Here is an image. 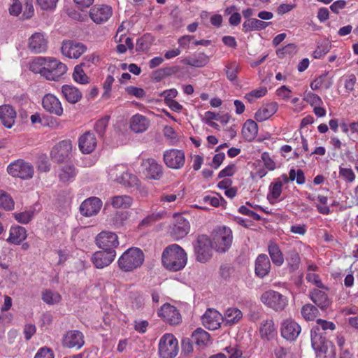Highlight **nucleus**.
<instances>
[{"mask_svg": "<svg viewBox=\"0 0 358 358\" xmlns=\"http://www.w3.org/2000/svg\"><path fill=\"white\" fill-rule=\"evenodd\" d=\"M162 262L167 270L176 272L182 269L187 264V255L180 245L172 244L164 250Z\"/></svg>", "mask_w": 358, "mask_h": 358, "instance_id": "nucleus-1", "label": "nucleus"}, {"mask_svg": "<svg viewBox=\"0 0 358 358\" xmlns=\"http://www.w3.org/2000/svg\"><path fill=\"white\" fill-rule=\"evenodd\" d=\"M144 262V254L138 248L127 249L117 261L119 268L124 272H131L140 267Z\"/></svg>", "mask_w": 358, "mask_h": 358, "instance_id": "nucleus-2", "label": "nucleus"}, {"mask_svg": "<svg viewBox=\"0 0 358 358\" xmlns=\"http://www.w3.org/2000/svg\"><path fill=\"white\" fill-rule=\"evenodd\" d=\"M260 300L266 307L275 312L284 310L288 306L289 302L286 296L272 289L264 292L262 294Z\"/></svg>", "mask_w": 358, "mask_h": 358, "instance_id": "nucleus-3", "label": "nucleus"}, {"mask_svg": "<svg viewBox=\"0 0 358 358\" xmlns=\"http://www.w3.org/2000/svg\"><path fill=\"white\" fill-rule=\"evenodd\" d=\"M232 239V231L230 228L225 226L219 227L213 233L212 246L217 251L224 252L231 247Z\"/></svg>", "mask_w": 358, "mask_h": 358, "instance_id": "nucleus-4", "label": "nucleus"}, {"mask_svg": "<svg viewBox=\"0 0 358 358\" xmlns=\"http://www.w3.org/2000/svg\"><path fill=\"white\" fill-rule=\"evenodd\" d=\"M159 355L161 358H174L179 351L178 342L171 334L162 336L159 342Z\"/></svg>", "mask_w": 358, "mask_h": 358, "instance_id": "nucleus-5", "label": "nucleus"}, {"mask_svg": "<svg viewBox=\"0 0 358 358\" xmlns=\"http://www.w3.org/2000/svg\"><path fill=\"white\" fill-rule=\"evenodd\" d=\"M8 173L13 177L23 180L30 179L33 177L34 166L29 162L22 159H17L10 164L7 168Z\"/></svg>", "mask_w": 358, "mask_h": 358, "instance_id": "nucleus-6", "label": "nucleus"}, {"mask_svg": "<svg viewBox=\"0 0 358 358\" xmlns=\"http://www.w3.org/2000/svg\"><path fill=\"white\" fill-rule=\"evenodd\" d=\"M194 248L196 259L198 262L205 263L211 258L213 246L207 236H199Z\"/></svg>", "mask_w": 358, "mask_h": 358, "instance_id": "nucleus-7", "label": "nucleus"}, {"mask_svg": "<svg viewBox=\"0 0 358 358\" xmlns=\"http://www.w3.org/2000/svg\"><path fill=\"white\" fill-rule=\"evenodd\" d=\"M67 66L53 57H48L43 77L49 80H57L66 72Z\"/></svg>", "mask_w": 358, "mask_h": 358, "instance_id": "nucleus-8", "label": "nucleus"}, {"mask_svg": "<svg viewBox=\"0 0 358 358\" xmlns=\"http://www.w3.org/2000/svg\"><path fill=\"white\" fill-rule=\"evenodd\" d=\"M109 174L111 178H114L115 180L124 187H138L140 182L136 176L127 171H122V167L120 166H116L112 169Z\"/></svg>", "mask_w": 358, "mask_h": 358, "instance_id": "nucleus-9", "label": "nucleus"}, {"mask_svg": "<svg viewBox=\"0 0 358 358\" xmlns=\"http://www.w3.org/2000/svg\"><path fill=\"white\" fill-rule=\"evenodd\" d=\"M163 159L165 164L172 169H180L185 163V155L182 150H167L164 152Z\"/></svg>", "mask_w": 358, "mask_h": 358, "instance_id": "nucleus-10", "label": "nucleus"}, {"mask_svg": "<svg viewBox=\"0 0 358 358\" xmlns=\"http://www.w3.org/2000/svg\"><path fill=\"white\" fill-rule=\"evenodd\" d=\"M335 329L336 325L332 322L317 319L316 324L313 327L310 331L311 341H315V344L318 343L320 341H327L324 336V333L327 330L333 331Z\"/></svg>", "mask_w": 358, "mask_h": 358, "instance_id": "nucleus-11", "label": "nucleus"}, {"mask_svg": "<svg viewBox=\"0 0 358 358\" xmlns=\"http://www.w3.org/2000/svg\"><path fill=\"white\" fill-rule=\"evenodd\" d=\"M72 150L70 141L64 140L56 144L50 152L51 158L57 163H62L68 159Z\"/></svg>", "mask_w": 358, "mask_h": 358, "instance_id": "nucleus-12", "label": "nucleus"}, {"mask_svg": "<svg viewBox=\"0 0 358 358\" xmlns=\"http://www.w3.org/2000/svg\"><path fill=\"white\" fill-rule=\"evenodd\" d=\"M90 17L96 24H102L107 22L112 16L113 10L110 6L96 4L91 8Z\"/></svg>", "mask_w": 358, "mask_h": 358, "instance_id": "nucleus-13", "label": "nucleus"}, {"mask_svg": "<svg viewBox=\"0 0 358 358\" xmlns=\"http://www.w3.org/2000/svg\"><path fill=\"white\" fill-rule=\"evenodd\" d=\"M116 256L115 250H102L95 252L91 260L96 268H103L109 266L114 260Z\"/></svg>", "mask_w": 358, "mask_h": 358, "instance_id": "nucleus-14", "label": "nucleus"}, {"mask_svg": "<svg viewBox=\"0 0 358 358\" xmlns=\"http://www.w3.org/2000/svg\"><path fill=\"white\" fill-rule=\"evenodd\" d=\"M97 246L103 250H114L119 245L118 238L116 234L110 231H101L96 238Z\"/></svg>", "mask_w": 358, "mask_h": 358, "instance_id": "nucleus-15", "label": "nucleus"}, {"mask_svg": "<svg viewBox=\"0 0 358 358\" xmlns=\"http://www.w3.org/2000/svg\"><path fill=\"white\" fill-rule=\"evenodd\" d=\"M85 344L84 335L78 330H69L62 338V345L67 348L80 349Z\"/></svg>", "mask_w": 358, "mask_h": 358, "instance_id": "nucleus-16", "label": "nucleus"}, {"mask_svg": "<svg viewBox=\"0 0 358 358\" xmlns=\"http://www.w3.org/2000/svg\"><path fill=\"white\" fill-rule=\"evenodd\" d=\"M61 50L63 55L71 59H78L87 50V47L81 43L66 41L62 43Z\"/></svg>", "mask_w": 358, "mask_h": 358, "instance_id": "nucleus-17", "label": "nucleus"}, {"mask_svg": "<svg viewBox=\"0 0 358 358\" xmlns=\"http://www.w3.org/2000/svg\"><path fill=\"white\" fill-rule=\"evenodd\" d=\"M158 315L171 325H177L181 322V316L178 310L169 303L162 306L158 312Z\"/></svg>", "mask_w": 358, "mask_h": 358, "instance_id": "nucleus-18", "label": "nucleus"}, {"mask_svg": "<svg viewBox=\"0 0 358 358\" xmlns=\"http://www.w3.org/2000/svg\"><path fill=\"white\" fill-rule=\"evenodd\" d=\"M311 344L315 351L316 358H336L335 347L331 341H320L315 344V341H311Z\"/></svg>", "mask_w": 358, "mask_h": 358, "instance_id": "nucleus-19", "label": "nucleus"}, {"mask_svg": "<svg viewBox=\"0 0 358 358\" xmlns=\"http://www.w3.org/2000/svg\"><path fill=\"white\" fill-rule=\"evenodd\" d=\"M300 325L292 319H287L281 324L280 331L282 336L287 341H294L301 333Z\"/></svg>", "mask_w": 358, "mask_h": 358, "instance_id": "nucleus-20", "label": "nucleus"}, {"mask_svg": "<svg viewBox=\"0 0 358 358\" xmlns=\"http://www.w3.org/2000/svg\"><path fill=\"white\" fill-rule=\"evenodd\" d=\"M43 108L48 113L62 116L64 112L59 99L52 94H45L42 99Z\"/></svg>", "mask_w": 358, "mask_h": 358, "instance_id": "nucleus-21", "label": "nucleus"}, {"mask_svg": "<svg viewBox=\"0 0 358 358\" xmlns=\"http://www.w3.org/2000/svg\"><path fill=\"white\" fill-rule=\"evenodd\" d=\"M142 166L144 169V173L150 179L159 180L163 175L162 166L152 158L143 160Z\"/></svg>", "mask_w": 358, "mask_h": 358, "instance_id": "nucleus-22", "label": "nucleus"}, {"mask_svg": "<svg viewBox=\"0 0 358 358\" xmlns=\"http://www.w3.org/2000/svg\"><path fill=\"white\" fill-rule=\"evenodd\" d=\"M223 317L216 310L209 308L201 317L203 325L209 330H215L220 327Z\"/></svg>", "mask_w": 358, "mask_h": 358, "instance_id": "nucleus-23", "label": "nucleus"}, {"mask_svg": "<svg viewBox=\"0 0 358 358\" xmlns=\"http://www.w3.org/2000/svg\"><path fill=\"white\" fill-rule=\"evenodd\" d=\"M102 206V201L98 197H90L85 199L80 206V213L86 217L96 215Z\"/></svg>", "mask_w": 358, "mask_h": 358, "instance_id": "nucleus-24", "label": "nucleus"}, {"mask_svg": "<svg viewBox=\"0 0 358 358\" xmlns=\"http://www.w3.org/2000/svg\"><path fill=\"white\" fill-rule=\"evenodd\" d=\"M97 144L93 132L88 131L83 134L78 140V146L83 153L89 154L94 150Z\"/></svg>", "mask_w": 358, "mask_h": 358, "instance_id": "nucleus-25", "label": "nucleus"}, {"mask_svg": "<svg viewBox=\"0 0 358 358\" xmlns=\"http://www.w3.org/2000/svg\"><path fill=\"white\" fill-rule=\"evenodd\" d=\"M325 291L320 288L314 289L309 294L311 301L322 310L327 309L331 304V300Z\"/></svg>", "mask_w": 358, "mask_h": 358, "instance_id": "nucleus-26", "label": "nucleus"}, {"mask_svg": "<svg viewBox=\"0 0 358 358\" xmlns=\"http://www.w3.org/2000/svg\"><path fill=\"white\" fill-rule=\"evenodd\" d=\"M276 102H269L263 104L256 112L255 119L257 122H264L272 117L278 110Z\"/></svg>", "mask_w": 358, "mask_h": 358, "instance_id": "nucleus-27", "label": "nucleus"}, {"mask_svg": "<svg viewBox=\"0 0 358 358\" xmlns=\"http://www.w3.org/2000/svg\"><path fill=\"white\" fill-rule=\"evenodd\" d=\"M16 111L10 105L0 106V120L3 126L10 129L15 124Z\"/></svg>", "mask_w": 358, "mask_h": 358, "instance_id": "nucleus-28", "label": "nucleus"}, {"mask_svg": "<svg viewBox=\"0 0 358 358\" xmlns=\"http://www.w3.org/2000/svg\"><path fill=\"white\" fill-rule=\"evenodd\" d=\"M47 41L41 33L34 34L29 39V49L34 53H41L47 50Z\"/></svg>", "mask_w": 358, "mask_h": 358, "instance_id": "nucleus-29", "label": "nucleus"}, {"mask_svg": "<svg viewBox=\"0 0 358 358\" xmlns=\"http://www.w3.org/2000/svg\"><path fill=\"white\" fill-rule=\"evenodd\" d=\"M271 269V262L266 255H259L255 261V274L260 278L267 275Z\"/></svg>", "mask_w": 358, "mask_h": 358, "instance_id": "nucleus-30", "label": "nucleus"}, {"mask_svg": "<svg viewBox=\"0 0 358 358\" xmlns=\"http://www.w3.org/2000/svg\"><path fill=\"white\" fill-rule=\"evenodd\" d=\"M259 331L261 338L268 341L273 339L277 334L276 327L272 319L262 321L259 324Z\"/></svg>", "mask_w": 358, "mask_h": 358, "instance_id": "nucleus-31", "label": "nucleus"}, {"mask_svg": "<svg viewBox=\"0 0 358 358\" xmlns=\"http://www.w3.org/2000/svg\"><path fill=\"white\" fill-rule=\"evenodd\" d=\"M62 94L64 99L70 103H76L82 98L81 92L73 85H64L61 89Z\"/></svg>", "mask_w": 358, "mask_h": 358, "instance_id": "nucleus-32", "label": "nucleus"}, {"mask_svg": "<svg viewBox=\"0 0 358 358\" xmlns=\"http://www.w3.org/2000/svg\"><path fill=\"white\" fill-rule=\"evenodd\" d=\"M149 125V120L140 114L134 115L130 120V128L135 133L144 132L148 129Z\"/></svg>", "mask_w": 358, "mask_h": 358, "instance_id": "nucleus-33", "label": "nucleus"}, {"mask_svg": "<svg viewBox=\"0 0 358 358\" xmlns=\"http://www.w3.org/2000/svg\"><path fill=\"white\" fill-rule=\"evenodd\" d=\"M27 237V230L21 226H12L10 229L9 236L6 241L13 244L19 245Z\"/></svg>", "mask_w": 358, "mask_h": 358, "instance_id": "nucleus-34", "label": "nucleus"}, {"mask_svg": "<svg viewBox=\"0 0 358 358\" xmlns=\"http://www.w3.org/2000/svg\"><path fill=\"white\" fill-rule=\"evenodd\" d=\"M192 342L200 348L206 347L210 343V334L201 328H197L192 334Z\"/></svg>", "mask_w": 358, "mask_h": 358, "instance_id": "nucleus-35", "label": "nucleus"}, {"mask_svg": "<svg viewBox=\"0 0 358 358\" xmlns=\"http://www.w3.org/2000/svg\"><path fill=\"white\" fill-rule=\"evenodd\" d=\"M78 171L73 165L67 164L61 166L58 171V177L63 183H66L74 180Z\"/></svg>", "mask_w": 358, "mask_h": 358, "instance_id": "nucleus-36", "label": "nucleus"}, {"mask_svg": "<svg viewBox=\"0 0 358 358\" xmlns=\"http://www.w3.org/2000/svg\"><path fill=\"white\" fill-rule=\"evenodd\" d=\"M268 252L273 264L280 266L284 263V256L280 247L274 242H269Z\"/></svg>", "mask_w": 358, "mask_h": 358, "instance_id": "nucleus-37", "label": "nucleus"}, {"mask_svg": "<svg viewBox=\"0 0 358 358\" xmlns=\"http://www.w3.org/2000/svg\"><path fill=\"white\" fill-rule=\"evenodd\" d=\"M189 229V222L183 217H180L178 222L173 227L172 233L176 238H182L188 234Z\"/></svg>", "mask_w": 358, "mask_h": 358, "instance_id": "nucleus-38", "label": "nucleus"}, {"mask_svg": "<svg viewBox=\"0 0 358 358\" xmlns=\"http://www.w3.org/2000/svg\"><path fill=\"white\" fill-rule=\"evenodd\" d=\"M110 203L115 208H128L133 203V199L128 195H117L111 197Z\"/></svg>", "mask_w": 358, "mask_h": 358, "instance_id": "nucleus-39", "label": "nucleus"}, {"mask_svg": "<svg viewBox=\"0 0 358 358\" xmlns=\"http://www.w3.org/2000/svg\"><path fill=\"white\" fill-rule=\"evenodd\" d=\"M209 62V57L204 53H199L195 57L186 58L183 63L194 67L201 68L206 66Z\"/></svg>", "mask_w": 358, "mask_h": 358, "instance_id": "nucleus-40", "label": "nucleus"}, {"mask_svg": "<svg viewBox=\"0 0 358 358\" xmlns=\"http://www.w3.org/2000/svg\"><path fill=\"white\" fill-rule=\"evenodd\" d=\"M129 217V214L126 211H120L115 213L110 220V224L115 229H119L124 226Z\"/></svg>", "mask_w": 358, "mask_h": 358, "instance_id": "nucleus-41", "label": "nucleus"}, {"mask_svg": "<svg viewBox=\"0 0 358 358\" xmlns=\"http://www.w3.org/2000/svg\"><path fill=\"white\" fill-rule=\"evenodd\" d=\"M48 57H35L29 64V69L35 73H40L43 76V71L45 70Z\"/></svg>", "mask_w": 358, "mask_h": 358, "instance_id": "nucleus-42", "label": "nucleus"}, {"mask_svg": "<svg viewBox=\"0 0 358 358\" xmlns=\"http://www.w3.org/2000/svg\"><path fill=\"white\" fill-rule=\"evenodd\" d=\"M84 65L85 63H82L80 65L76 66L73 73V78L74 81L82 85H85L90 83V78L83 69V66Z\"/></svg>", "mask_w": 358, "mask_h": 358, "instance_id": "nucleus-43", "label": "nucleus"}, {"mask_svg": "<svg viewBox=\"0 0 358 358\" xmlns=\"http://www.w3.org/2000/svg\"><path fill=\"white\" fill-rule=\"evenodd\" d=\"M243 315L240 310L236 308H228L224 314V320L227 324H231L237 322Z\"/></svg>", "mask_w": 358, "mask_h": 358, "instance_id": "nucleus-44", "label": "nucleus"}, {"mask_svg": "<svg viewBox=\"0 0 358 358\" xmlns=\"http://www.w3.org/2000/svg\"><path fill=\"white\" fill-rule=\"evenodd\" d=\"M286 260L288 267L292 271L298 269L301 259L299 253L295 250H292L288 252Z\"/></svg>", "mask_w": 358, "mask_h": 358, "instance_id": "nucleus-45", "label": "nucleus"}, {"mask_svg": "<svg viewBox=\"0 0 358 358\" xmlns=\"http://www.w3.org/2000/svg\"><path fill=\"white\" fill-rule=\"evenodd\" d=\"M282 182L277 179L275 182L271 184L269 187V193L268 194V200H277L282 193Z\"/></svg>", "mask_w": 358, "mask_h": 358, "instance_id": "nucleus-46", "label": "nucleus"}, {"mask_svg": "<svg viewBox=\"0 0 358 358\" xmlns=\"http://www.w3.org/2000/svg\"><path fill=\"white\" fill-rule=\"evenodd\" d=\"M317 314V308L310 303L304 305L301 308V315L306 320H314Z\"/></svg>", "mask_w": 358, "mask_h": 358, "instance_id": "nucleus-47", "label": "nucleus"}, {"mask_svg": "<svg viewBox=\"0 0 358 358\" xmlns=\"http://www.w3.org/2000/svg\"><path fill=\"white\" fill-rule=\"evenodd\" d=\"M15 203L12 197L6 192L0 190V208L6 210H12Z\"/></svg>", "mask_w": 358, "mask_h": 358, "instance_id": "nucleus-48", "label": "nucleus"}, {"mask_svg": "<svg viewBox=\"0 0 358 358\" xmlns=\"http://www.w3.org/2000/svg\"><path fill=\"white\" fill-rule=\"evenodd\" d=\"M42 299L46 303L52 305L59 303L61 299V296L57 292H53L50 290H45L42 294Z\"/></svg>", "mask_w": 358, "mask_h": 358, "instance_id": "nucleus-49", "label": "nucleus"}, {"mask_svg": "<svg viewBox=\"0 0 358 358\" xmlns=\"http://www.w3.org/2000/svg\"><path fill=\"white\" fill-rule=\"evenodd\" d=\"M34 214V210H29L22 213H14L13 217L19 223L26 224L32 220Z\"/></svg>", "mask_w": 358, "mask_h": 358, "instance_id": "nucleus-50", "label": "nucleus"}, {"mask_svg": "<svg viewBox=\"0 0 358 358\" xmlns=\"http://www.w3.org/2000/svg\"><path fill=\"white\" fill-rule=\"evenodd\" d=\"M110 117L105 116L97 120L94 124V129L99 136L103 137L108 125Z\"/></svg>", "mask_w": 358, "mask_h": 358, "instance_id": "nucleus-51", "label": "nucleus"}, {"mask_svg": "<svg viewBox=\"0 0 358 358\" xmlns=\"http://www.w3.org/2000/svg\"><path fill=\"white\" fill-rule=\"evenodd\" d=\"M303 100L313 107L322 106L323 103L322 100L317 94L310 92L305 94Z\"/></svg>", "mask_w": 358, "mask_h": 358, "instance_id": "nucleus-52", "label": "nucleus"}, {"mask_svg": "<svg viewBox=\"0 0 358 358\" xmlns=\"http://www.w3.org/2000/svg\"><path fill=\"white\" fill-rule=\"evenodd\" d=\"M306 279L308 282L313 284L317 288L328 290V287H326L320 280V276L314 273H308L306 276Z\"/></svg>", "mask_w": 358, "mask_h": 358, "instance_id": "nucleus-53", "label": "nucleus"}, {"mask_svg": "<svg viewBox=\"0 0 358 358\" xmlns=\"http://www.w3.org/2000/svg\"><path fill=\"white\" fill-rule=\"evenodd\" d=\"M344 87L348 93L352 92L357 83V78L355 74H349L343 78Z\"/></svg>", "mask_w": 358, "mask_h": 358, "instance_id": "nucleus-54", "label": "nucleus"}, {"mask_svg": "<svg viewBox=\"0 0 358 358\" xmlns=\"http://www.w3.org/2000/svg\"><path fill=\"white\" fill-rule=\"evenodd\" d=\"M269 24H271V22H264L255 18H250L248 20V27L256 30L264 29Z\"/></svg>", "mask_w": 358, "mask_h": 358, "instance_id": "nucleus-55", "label": "nucleus"}, {"mask_svg": "<svg viewBox=\"0 0 358 358\" xmlns=\"http://www.w3.org/2000/svg\"><path fill=\"white\" fill-rule=\"evenodd\" d=\"M267 93V88L266 87H261L258 89L251 91L248 93V101L252 102L257 99L264 96Z\"/></svg>", "mask_w": 358, "mask_h": 358, "instance_id": "nucleus-56", "label": "nucleus"}, {"mask_svg": "<svg viewBox=\"0 0 358 358\" xmlns=\"http://www.w3.org/2000/svg\"><path fill=\"white\" fill-rule=\"evenodd\" d=\"M317 200L322 205H317L318 212L323 215H329L330 213V208L327 206L328 198L323 195H318Z\"/></svg>", "mask_w": 358, "mask_h": 358, "instance_id": "nucleus-57", "label": "nucleus"}, {"mask_svg": "<svg viewBox=\"0 0 358 358\" xmlns=\"http://www.w3.org/2000/svg\"><path fill=\"white\" fill-rule=\"evenodd\" d=\"M258 133L257 124L251 119H248V141L254 139Z\"/></svg>", "mask_w": 358, "mask_h": 358, "instance_id": "nucleus-58", "label": "nucleus"}, {"mask_svg": "<svg viewBox=\"0 0 358 358\" xmlns=\"http://www.w3.org/2000/svg\"><path fill=\"white\" fill-rule=\"evenodd\" d=\"M331 48V44L329 42H325L317 47L313 52V57L316 59H320L324 57Z\"/></svg>", "mask_w": 358, "mask_h": 358, "instance_id": "nucleus-59", "label": "nucleus"}, {"mask_svg": "<svg viewBox=\"0 0 358 358\" xmlns=\"http://www.w3.org/2000/svg\"><path fill=\"white\" fill-rule=\"evenodd\" d=\"M114 80H115V79L113 76L108 75L106 77V80L103 85V87L104 90V92L102 94L103 99H107L110 97V92L111 90V87H112L113 83H114Z\"/></svg>", "mask_w": 358, "mask_h": 358, "instance_id": "nucleus-60", "label": "nucleus"}, {"mask_svg": "<svg viewBox=\"0 0 358 358\" xmlns=\"http://www.w3.org/2000/svg\"><path fill=\"white\" fill-rule=\"evenodd\" d=\"M151 43L149 41V37L143 36L139 38L136 41V51H146L150 47Z\"/></svg>", "mask_w": 358, "mask_h": 358, "instance_id": "nucleus-61", "label": "nucleus"}, {"mask_svg": "<svg viewBox=\"0 0 358 358\" xmlns=\"http://www.w3.org/2000/svg\"><path fill=\"white\" fill-rule=\"evenodd\" d=\"M340 176L348 182H352L355 179V175L351 169L340 168Z\"/></svg>", "mask_w": 358, "mask_h": 358, "instance_id": "nucleus-62", "label": "nucleus"}, {"mask_svg": "<svg viewBox=\"0 0 358 358\" xmlns=\"http://www.w3.org/2000/svg\"><path fill=\"white\" fill-rule=\"evenodd\" d=\"M224 351L227 352L229 358H240L243 355L242 351L236 345L227 347Z\"/></svg>", "mask_w": 358, "mask_h": 358, "instance_id": "nucleus-63", "label": "nucleus"}, {"mask_svg": "<svg viewBox=\"0 0 358 358\" xmlns=\"http://www.w3.org/2000/svg\"><path fill=\"white\" fill-rule=\"evenodd\" d=\"M53 351L48 348H41L36 354L34 358H54Z\"/></svg>", "mask_w": 358, "mask_h": 358, "instance_id": "nucleus-64", "label": "nucleus"}]
</instances>
